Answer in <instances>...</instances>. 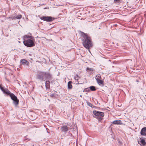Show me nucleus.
<instances>
[{
	"instance_id": "5701e85b",
	"label": "nucleus",
	"mask_w": 146,
	"mask_h": 146,
	"mask_svg": "<svg viewBox=\"0 0 146 146\" xmlns=\"http://www.w3.org/2000/svg\"><path fill=\"white\" fill-rule=\"evenodd\" d=\"M90 88H89L88 87V88L84 89V90L83 91L84 92H90Z\"/></svg>"
},
{
	"instance_id": "393cba45",
	"label": "nucleus",
	"mask_w": 146,
	"mask_h": 146,
	"mask_svg": "<svg viewBox=\"0 0 146 146\" xmlns=\"http://www.w3.org/2000/svg\"><path fill=\"white\" fill-rule=\"evenodd\" d=\"M88 105L89 106H90V107H92V104L90 103H88Z\"/></svg>"
},
{
	"instance_id": "aec40b11",
	"label": "nucleus",
	"mask_w": 146,
	"mask_h": 146,
	"mask_svg": "<svg viewBox=\"0 0 146 146\" xmlns=\"http://www.w3.org/2000/svg\"><path fill=\"white\" fill-rule=\"evenodd\" d=\"M95 78L96 80H98L101 79H102L101 76L99 74H98L97 75Z\"/></svg>"
},
{
	"instance_id": "4be33fe9",
	"label": "nucleus",
	"mask_w": 146,
	"mask_h": 146,
	"mask_svg": "<svg viewBox=\"0 0 146 146\" xmlns=\"http://www.w3.org/2000/svg\"><path fill=\"white\" fill-rule=\"evenodd\" d=\"M57 95L56 94H52L50 95V96L52 98H55L56 97Z\"/></svg>"
},
{
	"instance_id": "9b49d317",
	"label": "nucleus",
	"mask_w": 146,
	"mask_h": 146,
	"mask_svg": "<svg viewBox=\"0 0 146 146\" xmlns=\"http://www.w3.org/2000/svg\"><path fill=\"white\" fill-rule=\"evenodd\" d=\"M140 141H138V143L141 145H145L146 143L145 139L143 138L140 139Z\"/></svg>"
},
{
	"instance_id": "6ab92c4d",
	"label": "nucleus",
	"mask_w": 146,
	"mask_h": 146,
	"mask_svg": "<svg viewBox=\"0 0 146 146\" xmlns=\"http://www.w3.org/2000/svg\"><path fill=\"white\" fill-rule=\"evenodd\" d=\"M97 83L99 85H104V82L101 79H100L99 80H96Z\"/></svg>"
},
{
	"instance_id": "412c9836",
	"label": "nucleus",
	"mask_w": 146,
	"mask_h": 146,
	"mask_svg": "<svg viewBox=\"0 0 146 146\" xmlns=\"http://www.w3.org/2000/svg\"><path fill=\"white\" fill-rule=\"evenodd\" d=\"M90 88V90H91L92 91H95L96 89V87L94 86H92L89 87Z\"/></svg>"
},
{
	"instance_id": "a878e982",
	"label": "nucleus",
	"mask_w": 146,
	"mask_h": 146,
	"mask_svg": "<svg viewBox=\"0 0 146 146\" xmlns=\"http://www.w3.org/2000/svg\"><path fill=\"white\" fill-rule=\"evenodd\" d=\"M118 143L120 144H122V143L121 141H118Z\"/></svg>"
},
{
	"instance_id": "9d476101",
	"label": "nucleus",
	"mask_w": 146,
	"mask_h": 146,
	"mask_svg": "<svg viewBox=\"0 0 146 146\" xmlns=\"http://www.w3.org/2000/svg\"><path fill=\"white\" fill-rule=\"evenodd\" d=\"M0 89L4 94H9V90L7 88L4 89V88L1 85H0Z\"/></svg>"
},
{
	"instance_id": "f8f14e48",
	"label": "nucleus",
	"mask_w": 146,
	"mask_h": 146,
	"mask_svg": "<svg viewBox=\"0 0 146 146\" xmlns=\"http://www.w3.org/2000/svg\"><path fill=\"white\" fill-rule=\"evenodd\" d=\"M69 127L66 125L62 126L61 128V130L63 132L67 131L69 129Z\"/></svg>"
},
{
	"instance_id": "cd10ccee",
	"label": "nucleus",
	"mask_w": 146,
	"mask_h": 146,
	"mask_svg": "<svg viewBox=\"0 0 146 146\" xmlns=\"http://www.w3.org/2000/svg\"><path fill=\"white\" fill-rule=\"evenodd\" d=\"M89 50V52H90V50Z\"/></svg>"
},
{
	"instance_id": "ddd939ff",
	"label": "nucleus",
	"mask_w": 146,
	"mask_h": 146,
	"mask_svg": "<svg viewBox=\"0 0 146 146\" xmlns=\"http://www.w3.org/2000/svg\"><path fill=\"white\" fill-rule=\"evenodd\" d=\"M141 134L142 135H146V127L143 128L141 131Z\"/></svg>"
},
{
	"instance_id": "f03ea898",
	"label": "nucleus",
	"mask_w": 146,
	"mask_h": 146,
	"mask_svg": "<svg viewBox=\"0 0 146 146\" xmlns=\"http://www.w3.org/2000/svg\"><path fill=\"white\" fill-rule=\"evenodd\" d=\"M93 113L94 115V117L98 119L99 121H101L103 119V117L104 115V112L96 110L93 111Z\"/></svg>"
},
{
	"instance_id": "4468645a",
	"label": "nucleus",
	"mask_w": 146,
	"mask_h": 146,
	"mask_svg": "<svg viewBox=\"0 0 146 146\" xmlns=\"http://www.w3.org/2000/svg\"><path fill=\"white\" fill-rule=\"evenodd\" d=\"M112 124H122V122L121 120H116L113 121L112 122Z\"/></svg>"
},
{
	"instance_id": "a211bd4d",
	"label": "nucleus",
	"mask_w": 146,
	"mask_h": 146,
	"mask_svg": "<svg viewBox=\"0 0 146 146\" xmlns=\"http://www.w3.org/2000/svg\"><path fill=\"white\" fill-rule=\"evenodd\" d=\"M72 82L71 81H69L68 83V88L69 89H71L72 87Z\"/></svg>"
},
{
	"instance_id": "20e7f679",
	"label": "nucleus",
	"mask_w": 146,
	"mask_h": 146,
	"mask_svg": "<svg viewBox=\"0 0 146 146\" xmlns=\"http://www.w3.org/2000/svg\"><path fill=\"white\" fill-rule=\"evenodd\" d=\"M7 95H9L11 99L13 101L14 104L15 106H17L19 102V100L17 97L13 94L11 93L9 91V94H6Z\"/></svg>"
},
{
	"instance_id": "1a4fd4ad",
	"label": "nucleus",
	"mask_w": 146,
	"mask_h": 146,
	"mask_svg": "<svg viewBox=\"0 0 146 146\" xmlns=\"http://www.w3.org/2000/svg\"><path fill=\"white\" fill-rule=\"evenodd\" d=\"M22 17V16L21 15L19 14L18 15H16L15 16L11 17H9V19H11L12 20H15L16 19H20Z\"/></svg>"
},
{
	"instance_id": "f3484780",
	"label": "nucleus",
	"mask_w": 146,
	"mask_h": 146,
	"mask_svg": "<svg viewBox=\"0 0 146 146\" xmlns=\"http://www.w3.org/2000/svg\"><path fill=\"white\" fill-rule=\"evenodd\" d=\"M79 78H80V77L78 76V75L77 74L76 75L74 76V79L76 80V82H75L76 83V84H79L78 80H79Z\"/></svg>"
},
{
	"instance_id": "6e6552de",
	"label": "nucleus",
	"mask_w": 146,
	"mask_h": 146,
	"mask_svg": "<svg viewBox=\"0 0 146 146\" xmlns=\"http://www.w3.org/2000/svg\"><path fill=\"white\" fill-rule=\"evenodd\" d=\"M29 62L25 59H22L20 60V64L24 66H29Z\"/></svg>"
},
{
	"instance_id": "f257e3e1",
	"label": "nucleus",
	"mask_w": 146,
	"mask_h": 146,
	"mask_svg": "<svg viewBox=\"0 0 146 146\" xmlns=\"http://www.w3.org/2000/svg\"><path fill=\"white\" fill-rule=\"evenodd\" d=\"M82 42L86 48L89 49L92 46V43L90 37L86 34L82 32Z\"/></svg>"
},
{
	"instance_id": "bb28decb",
	"label": "nucleus",
	"mask_w": 146,
	"mask_h": 146,
	"mask_svg": "<svg viewBox=\"0 0 146 146\" xmlns=\"http://www.w3.org/2000/svg\"><path fill=\"white\" fill-rule=\"evenodd\" d=\"M53 82V81H52L51 82H50V83H52Z\"/></svg>"
},
{
	"instance_id": "423d86ee",
	"label": "nucleus",
	"mask_w": 146,
	"mask_h": 146,
	"mask_svg": "<svg viewBox=\"0 0 146 146\" xmlns=\"http://www.w3.org/2000/svg\"><path fill=\"white\" fill-rule=\"evenodd\" d=\"M45 76L44 78L48 80H50L52 78V75L49 72H44Z\"/></svg>"
},
{
	"instance_id": "39448f33",
	"label": "nucleus",
	"mask_w": 146,
	"mask_h": 146,
	"mask_svg": "<svg viewBox=\"0 0 146 146\" xmlns=\"http://www.w3.org/2000/svg\"><path fill=\"white\" fill-rule=\"evenodd\" d=\"M45 76L44 72H38L36 75V78L38 79H39L41 81H45L44 78Z\"/></svg>"
},
{
	"instance_id": "dca6fc26",
	"label": "nucleus",
	"mask_w": 146,
	"mask_h": 146,
	"mask_svg": "<svg viewBox=\"0 0 146 146\" xmlns=\"http://www.w3.org/2000/svg\"><path fill=\"white\" fill-rule=\"evenodd\" d=\"M50 82L49 80H47L45 82V87L46 89H48L50 88Z\"/></svg>"
},
{
	"instance_id": "b1692460",
	"label": "nucleus",
	"mask_w": 146,
	"mask_h": 146,
	"mask_svg": "<svg viewBox=\"0 0 146 146\" xmlns=\"http://www.w3.org/2000/svg\"><path fill=\"white\" fill-rule=\"evenodd\" d=\"M87 70H90V71H93V69L92 68H87Z\"/></svg>"
},
{
	"instance_id": "0eeeda50",
	"label": "nucleus",
	"mask_w": 146,
	"mask_h": 146,
	"mask_svg": "<svg viewBox=\"0 0 146 146\" xmlns=\"http://www.w3.org/2000/svg\"><path fill=\"white\" fill-rule=\"evenodd\" d=\"M52 17H51L43 16L40 18L41 19L47 22L52 21L53 20Z\"/></svg>"
},
{
	"instance_id": "2eb2a0df",
	"label": "nucleus",
	"mask_w": 146,
	"mask_h": 146,
	"mask_svg": "<svg viewBox=\"0 0 146 146\" xmlns=\"http://www.w3.org/2000/svg\"><path fill=\"white\" fill-rule=\"evenodd\" d=\"M33 38L32 35H25L23 36V39L24 40H25V39H33Z\"/></svg>"
},
{
	"instance_id": "7ed1b4c3",
	"label": "nucleus",
	"mask_w": 146,
	"mask_h": 146,
	"mask_svg": "<svg viewBox=\"0 0 146 146\" xmlns=\"http://www.w3.org/2000/svg\"><path fill=\"white\" fill-rule=\"evenodd\" d=\"M35 39L33 38V39L29 38L27 40H25L23 41L24 45L27 46L31 47L35 45V43L34 42Z\"/></svg>"
}]
</instances>
